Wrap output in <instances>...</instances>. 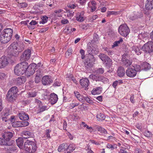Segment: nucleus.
<instances>
[{"mask_svg":"<svg viewBox=\"0 0 153 153\" xmlns=\"http://www.w3.org/2000/svg\"><path fill=\"white\" fill-rule=\"evenodd\" d=\"M8 63V59L6 56H3L0 58V69L4 68Z\"/></svg>","mask_w":153,"mask_h":153,"instance_id":"obj_14","label":"nucleus"},{"mask_svg":"<svg viewBox=\"0 0 153 153\" xmlns=\"http://www.w3.org/2000/svg\"><path fill=\"white\" fill-rule=\"evenodd\" d=\"M134 153H143V152L140 149L136 148L134 150Z\"/></svg>","mask_w":153,"mask_h":153,"instance_id":"obj_59","label":"nucleus"},{"mask_svg":"<svg viewBox=\"0 0 153 153\" xmlns=\"http://www.w3.org/2000/svg\"><path fill=\"white\" fill-rule=\"evenodd\" d=\"M38 23L35 20H32L30 23V24L31 25H35L37 24Z\"/></svg>","mask_w":153,"mask_h":153,"instance_id":"obj_63","label":"nucleus"},{"mask_svg":"<svg viewBox=\"0 0 153 153\" xmlns=\"http://www.w3.org/2000/svg\"><path fill=\"white\" fill-rule=\"evenodd\" d=\"M31 51L30 49L25 51L21 56L20 60L22 61L28 60L30 57Z\"/></svg>","mask_w":153,"mask_h":153,"instance_id":"obj_12","label":"nucleus"},{"mask_svg":"<svg viewBox=\"0 0 153 153\" xmlns=\"http://www.w3.org/2000/svg\"><path fill=\"white\" fill-rule=\"evenodd\" d=\"M107 147L108 148L111 149H116L117 148L116 145L114 144V145H112L110 144H107Z\"/></svg>","mask_w":153,"mask_h":153,"instance_id":"obj_45","label":"nucleus"},{"mask_svg":"<svg viewBox=\"0 0 153 153\" xmlns=\"http://www.w3.org/2000/svg\"><path fill=\"white\" fill-rule=\"evenodd\" d=\"M28 65V63L25 61H23L19 63L15 68L14 70L15 74L18 76L23 74L26 71Z\"/></svg>","mask_w":153,"mask_h":153,"instance_id":"obj_2","label":"nucleus"},{"mask_svg":"<svg viewBox=\"0 0 153 153\" xmlns=\"http://www.w3.org/2000/svg\"><path fill=\"white\" fill-rule=\"evenodd\" d=\"M76 19L78 21L82 22L84 20V17L82 16H81V15H77V17H76Z\"/></svg>","mask_w":153,"mask_h":153,"instance_id":"obj_48","label":"nucleus"},{"mask_svg":"<svg viewBox=\"0 0 153 153\" xmlns=\"http://www.w3.org/2000/svg\"><path fill=\"white\" fill-rule=\"evenodd\" d=\"M93 48H92L91 46H88L87 48V51L89 53V54H88V57L91 58V56H90V55H93L94 56V55L93 54Z\"/></svg>","mask_w":153,"mask_h":153,"instance_id":"obj_33","label":"nucleus"},{"mask_svg":"<svg viewBox=\"0 0 153 153\" xmlns=\"http://www.w3.org/2000/svg\"><path fill=\"white\" fill-rule=\"evenodd\" d=\"M76 148V146L73 144H71L68 146L67 149L70 152H72Z\"/></svg>","mask_w":153,"mask_h":153,"instance_id":"obj_34","label":"nucleus"},{"mask_svg":"<svg viewBox=\"0 0 153 153\" xmlns=\"http://www.w3.org/2000/svg\"><path fill=\"white\" fill-rule=\"evenodd\" d=\"M147 10L152 9L153 8V0H147V3L145 5Z\"/></svg>","mask_w":153,"mask_h":153,"instance_id":"obj_24","label":"nucleus"},{"mask_svg":"<svg viewBox=\"0 0 153 153\" xmlns=\"http://www.w3.org/2000/svg\"><path fill=\"white\" fill-rule=\"evenodd\" d=\"M36 66V64L34 63L31 64L29 66L28 65L27 68L25 73L28 77L30 76L34 73Z\"/></svg>","mask_w":153,"mask_h":153,"instance_id":"obj_11","label":"nucleus"},{"mask_svg":"<svg viewBox=\"0 0 153 153\" xmlns=\"http://www.w3.org/2000/svg\"><path fill=\"white\" fill-rule=\"evenodd\" d=\"M80 85L82 87L86 88L88 87L90 83L88 79L86 78H84L81 79L80 80Z\"/></svg>","mask_w":153,"mask_h":153,"instance_id":"obj_17","label":"nucleus"},{"mask_svg":"<svg viewBox=\"0 0 153 153\" xmlns=\"http://www.w3.org/2000/svg\"><path fill=\"white\" fill-rule=\"evenodd\" d=\"M91 58L88 57L87 59V62L85 63V68L87 70L89 69L92 67L94 64L95 59L93 55H90Z\"/></svg>","mask_w":153,"mask_h":153,"instance_id":"obj_10","label":"nucleus"},{"mask_svg":"<svg viewBox=\"0 0 153 153\" xmlns=\"http://www.w3.org/2000/svg\"><path fill=\"white\" fill-rule=\"evenodd\" d=\"M81 125H83V127H86V128L88 129H92L93 128L91 127H89V126L87 125V124H85V123L84 122H82Z\"/></svg>","mask_w":153,"mask_h":153,"instance_id":"obj_49","label":"nucleus"},{"mask_svg":"<svg viewBox=\"0 0 153 153\" xmlns=\"http://www.w3.org/2000/svg\"><path fill=\"white\" fill-rule=\"evenodd\" d=\"M67 6L68 7H70L71 9H74L76 7L74 4H71V3L68 4L67 5Z\"/></svg>","mask_w":153,"mask_h":153,"instance_id":"obj_56","label":"nucleus"},{"mask_svg":"<svg viewBox=\"0 0 153 153\" xmlns=\"http://www.w3.org/2000/svg\"><path fill=\"white\" fill-rule=\"evenodd\" d=\"M117 74L119 76H123L125 74V71L124 68L122 67H119L117 69Z\"/></svg>","mask_w":153,"mask_h":153,"instance_id":"obj_22","label":"nucleus"},{"mask_svg":"<svg viewBox=\"0 0 153 153\" xmlns=\"http://www.w3.org/2000/svg\"><path fill=\"white\" fill-rule=\"evenodd\" d=\"M42 82L44 85H48L52 83L53 80L51 78L48 76H44L42 79Z\"/></svg>","mask_w":153,"mask_h":153,"instance_id":"obj_15","label":"nucleus"},{"mask_svg":"<svg viewBox=\"0 0 153 153\" xmlns=\"http://www.w3.org/2000/svg\"><path fill=\"white\" fill-rule=\"evenodd\" d=\"M15 45L14 44L12 43L7 49V53L9 55L16 56L19 54Z\"/></svg>","mask_w":153,"mask_h":153,"instance_id":"obj_9","label":"nucleus"},{"mask_svg":"<svg viewBox=\"0 0 153 153\" xmlns=\"http://www.w3.org/2000/svg\"><path fill=\"white\" fill-rule=\"evenodd\" d=\"M26 80V78L24 76L18 77L15 80L16 84L17 85H20L25 82Z\"/></svg>","mask_w":153,"mask_h":153,"instance_id":"obj_18","label":"nucleus"},{"mask_svg":"<svg viewBox=\"0 0 153 153\" xmlns=\"http://www.w3.org/2000/svg\"><path fill=\"white\" fill-rule=\"evenodd\" d=\"M48 17L45 16H43L42 18V20L39 22L40 23L45 24L46 23L48 20Z\"/></svg>","mask_w":153,"mask_h":153,"instance_id":"obj_41","label":"nucleus"},{"mask_svg":"<svg viewBox=\"0 0 153 153\" xmlns=\"http://www.w3.org/2000/svg\"><path fill=\"white\" fill-rule=\"evenodd\" d=\"M99 57L105 63L106 66L110 68L112 66V60L106 55L101 53L99 55Z\"/></svg>","mask_w":153,"mask_h":153,"instance_id":"obj_5","label":"nucleus"},{"mask_svg":"<svg viewBox=\"0 0 153 153\" xmlns=\"http://www.w3.org/2000/svg\"><path fill=\"white\" fill-rule=\"evenodd\" d=\"M142 69L145 71L149 70L151 68L150 64L147 62H144L141 64Z\"/></svg>","mask_w":153,"mask_h":153,"instance_id":"obj_25","label":"nucleus"},{"mask_svg":"<svg viewBox=\"0 0 153 153\" xmlns=\"http://www.w3.org/2000/svg\"><path fill=\"white\" fill-rule=\"evenodd\" d=\"M123 41V40L121 38L118 41L115 42L113 44V45H112V48L117 46L118 45V44H120L121 42L122 43Z\"/></svg>","mask_w":153,"mask_h":153,"instance_id":"obj_40","label":"nucleus"},{"mask_svg":"<svg viewBox=\"0 0 153 153\" xmlns=\"http://www.w3.org/2000/svg\"><path fill=\"white\" fill-rule=\"evenodd\" d=\"M51 130L49 129L46 130V135L47 137L48 138H50V137L49 133L51 132Z\"/></svg>","mask_w":153,"mask_h":153,"instance_id":"obj_58","label":"nucleus"},{"mask_svg":"<svg viewBox=\"0 0 153 153\" xmlns=\"http://www.w3.org/2000/svg\"><path fill=\"white\" fill-rule=\"evenodd\" d=\"M6 77V75L4 73L0 72V79H3Z\"/></svg>","mask_w":153,"mask_h":153,"instance_id":"obj_60","label":"nucleus"},{"mask_svg":"<svg viewBox=\"0 0 153 153\" xmlns=\"http://www.w3.org/2000/svg\"><path fill=\"white\" fill-rule=\"evenodd\" d=\"M68 21L67 19H64L61 20V22L63 24H65L68 23Z\"/></svg>","mask_w":153,"mask_h":153,"instance_id":"obj_57","label":"nucleus"},{"mask_svg":"<svg viewBox=\"0 0 153 153\" xmlns=\"http://www.w3.org/2000/svg\"><path fill=\"white\" fill-rule=\"evenodd\" d=\"M83 98L88 102L90 103H91V101L88 97H84Z\"/></svg>","mask_w":153,"mask_h":153,"instance_id":"obj_61","label":"nucleus"},{"mask_svg":"<svg viewBox=\"0 0 153 153\" xmlns=\"http://www.w3.org/2000/svg\"><path fill=\"white\" fill-rule=\"evenodd\" d=\"M15 45V48H16V50H17L19 53L21 52L24 49V46L23 43H21L20 45H18L16 42H13L12 43Z\"/></svg>","mask_w":153,"mask_h":153,"instance_id":"obj_20","label":"nucleus"},{"mask_svg":"<svg viewBox=\"0 0 153 153\" xmlns=\"http://www.w3.org/2000/svg\"><path fill=\"white\" fill-rule=\"evenodd\" d=\"M42 70L40 69H39L36 71V76H39L40 77H42Z\"/></svg>","mask_w":153,"mask_h":153,"instance_id":"obj_37","label":"nucleus"},{"mask_svg":"<svg viewBox=\"0 0 153 153\" xmlns=\"http://www.w3.org/2000/svg\"><path fill=\"white\" fill-rule=\"evenodd\" d=\"M131 52L133 53H135L138 55L142 53L141 50L136 46H133L132 47Z\"/></svg>","mask_w":153,"mask_h":153,"instance_id":"obj_23","label":"nucleus"},{"mask_svg":"<svg viewBox=\"0 0 153 153\" xmlns=\"http://www.w3.org/2000/svg\"><path fill=\"white\" fill-rule=\"evenodd\" d=\"M105 78L103 76H99L97 75L96 81H102L103 82Z\"/></svg>","mask_w":153,"mask_h":153,"instance_id":"obj_46","label":"nucleus"},{"mask_svg":"<svg viewBox=\"0 0 153 153\" xmlns=\"http://www.w3.org/2000/svg\"><path fill=\"white\" fill-rule=\"evenodd\" d=\"M144 134L146 137H151L152 135V133L148 131H145L144 132Z\"/></svg>","mask_w":153,"mask_h":153,"instance_id":"obj_38","label":"nucleus"},{"mask_svg":"<svg viewBox=\"0 0 153 153\" xmlns=\"http://www.w3.org/2000/svg\"><path fill=\"white\" fill-rule=\"evenodd\" d=\"M99 52V50L98 48H95V47L93 48V52H92V53H93V54H97V53H98Z\"/></svg>","mask_w":153,"mask_h":153,"instance_id":"obj_50","label":"nucleus"},{"mask_svg":"<svg viewBox=\"0 0 153 153\" xmlns=\"http://www.w3.org/2000/svg\"><path fill=\"white\" fill-rule=\"evenodd\" d=\"M97 76V75L91 74L89 76V78L92 79L94 81H96Z\"/></svg>","mask_w":153,"mask_h":153,"instance_id":"obj_44","label":"nucleus"},{"mask_svg":"<svg viewBox=\"0 0 153 153\" xmlns=\"http://www.w3.org/2000/svg\"><path fill=\"white\" fill-rule=\"evenodd\" d=\"M143 51L147 53H150L153 51V42L149 41L144 45L142 47Z\"/></svg>","mask_w":153,"mask_h":153,"instance_id":"obj_8","label":"nucleus"},{"mask_svg":"<svg viewBox=\"0 0 153 153\" xmlns=\"http://www.w3.org/2000/svg\"><path fill=\"white\" fill-rule=\"evenodd\" d=\"M97 130L98 131H100L102 133L105 134L107 133V131L104 128L100 126H97Z\"/></svg>","mask_w":153,"mask_h":153,"instance_id":"obj_35","label":"nucleus"},{"mask_svg":"<svg viewBox=\"0 0 153 153\" xmlns=\"http://www.w3.org/2000/svg\"><path fill=\"white\" fill-rule=\"evenodd\" d=\"M11 143L7 142L4 138H0V145L10 146H11Z\"/></svg>","mask_w":153,"mask_h":153,"instance_id":"obj_30","label":"nucleus"},{"mask_svg":"<svg viewBox=\"0 0 153 153\" xmlns=\"http://www.w3.org/2000/svg\"><path fill=\"white\" fill-rule=\"evenodd\" d=\"M16 141L17 145L18 147L20 148H22L24 143L23 138L22 137L19 138L16 140Z\"/></svg>","mask_w":153,"mask_h":153,"instance_id":"obj_27","label":"nucleus"},{"mask_svg":"<svg viewBox=\"0 0 153 153\" xmlns=\"http://www.w3.org/2000/svg\"><path fill=\"white\" fill-rule=\"evenodd\" d=\"M129 19L131 20H134L135 19L137 18V17L136 16L131 15L129 17Z\"/></svg>","mask_w":153,"mask_h":153,"instance_id":"obj_55","label":"nucleus"},{"mask_svg":"<svg viewBox=\"0 0 153 153\" xmlns=\"http://www.w3.org/2000/svg\"><path fill=\"white\" fill-rule=\"evenodd\" d=\"M23 137L25 139L28 138L30 137H33L34 136L33 133L27 131H24L23 132Z\"/></svg>","mask_w":153,"mask_h":153,"instance_id":"obj_26","label":"nucleus"},{"mask_svg":"<svg viewBox=\"0 0 153 153\" xmlns=\"http://www.w3.org/2000/svg\"><path fill=\"white\" fill-rule=\"evenodd\" d=\"M67 144H62L59 146L58 150L59 152L64 151L67 149Z\"/></svg>","mask_w":153,"mask_h":153,"instance_id":"obj_29","label":"nucleus"},{"mask_svg":"<svg viewBox=\"0 0 153 153\" xmlns=\"http://www.w3.org/2000/svg\"><path fill=\"white\" fill-rule=\"evenodd\" d=\"M72 50L71 48H69L65 53L66 56H68L72 53Z\"/></svg>","mask_w":153,"mask_h":153,"instance_id":"obj_43","label":"nucleus"},{"mask_svg":"<svg viewBox=\"0 0 153 153\" xmlns=\"http://www.w3.org/2000/svg\"><path fill=\"white\" fill-rule=\"evenodd\" d=\"M104 71V69L102 68H99L96 71L97 73L99 74H102Z\"/></svg>","mask_w":153,"mask_h":153,"instance_id":"obj_51","label":"nucleus"},{"mask_svg":"<svg viewBox=\"0 0 153 153\" xmlns=\"http://www.w3.org/2000/svg\"><path fill=\"white\" fill-rule=\"evenodd\" d=\"M97 118L99 121H102L105 119V117L103 114L100 113L99 114H97Z\"/></svg>","mask_w":153,"mask_h":153,"instance_id":"obj_31","label":"nucleus"},{"mask_svg":"<svg viewBox=\"0 0 153 153\" xmlns=\"http://www.w3.org/2000/svg\"><path fill=\"white\" fill-rule=\"evenodd\" d=\"M12 126L14 128L16 127H19L21 126V125H20V122L19 121H16L13 122L12 123Z\"/></svg>","mask_w":153,"mask_h":153,"instance_id":"obj_36","label":"nucleus"},{"mask_svg":"<svg viewBox=\"0 0 153 153\" xmlns=\"http://www.w3.org/2000/svg\"><path fill=\"white\" fill-rule=\"evenodd\" d=\"M51 104L52 105L56 103L58 100L57 96L55 93H53L50 95Z\"/></svg>","mask_w":153,"mask_h":153,"instance_id":"obj_19","label":"nucleus"},{"mask_svg":"<svg viewBox=\"0 0 153 153\" xmlns=\"http://www.w3.org/2000/svg\"><path fill=\"white\" fill-rule=\"evenodd\" d=\"M40 112L43 111L48 109V106H43L42 105H39Z\"/></svg>","mask_w":153,"mask_h":153,"instance_id":"obj_39","label":"nucleus"},{"mask_svg":"<svg viewBox=\"0 0 153 153\" xmlns=\"http://www.w3.org/2000/svg\"><path fill=\"white\" fill-rule=\"evenodd\" d=\"M29 22V20L22 21L21 22V24L24 25H26L30 29H32V28L31 27H30L28 25H27V23Z\"/></svg>","mask_w":153,"mask_h":153,"instance_id":"obj_53","label":"nucleus"},{"mask_svg":"<svg viewBox=\"0 0 153 153\" xmlns=\"http://www.w3.org/2000/svg\"><path fill=\"white\" fill-rule=\"evenodd\" d=\"M48 27H46L45 28H42L40 30L39 32L41 33H44L47 30H48Z\"/></svg>","mask_w":153,"mask_h":153,"instance_id":"obj_64","label":"nucleus"},{"mask_svg":"<svg viewBox=\"0 0 153 153\" xmlns=\"http://www.w3.org/2000/svg\"><path fill=\"white\" fill-rule=\"evenodd\" d=\"M21 127H25L29 125V123L27 121L20 122Z\"/></svg>","mask_w":153,"mask_h":153,"instance_id":"obj_47","label":"nucleus"},{"mask_svg":"<svg viewBox=\"0 0 153 153\" xmlns=\"http://www.w3.org/2000/svg\"><path fill=\"white\" fill-rule=\"evenodd\" d=\"M60 85V83L58 81H57L56 80L54 82L53 84V85L54 86H59Z\"/></svg>","mask_w":153,"mask_h":153,"instance_id":"obj_62","label":"nucleus"},{"mask_svg":"<svg viewBox=\"0 0 153 153\" xmlns=\"http://www.w3.org/2000/svg\"><path fill=\"white\" fill-rule=\"evenodd\" d=\"M126 73L127 75L130 77H134L137 74L136 71L132 68H128L126 70Z\"/></svg>","mask_w":153,"mask_h":153,"instance_id":"obj_16","label":"nucleus"},{"mask_svg":"<svg viewBox=\"0 0 153 153\" xmlns=\"http://www.w3.org/2000/svg\"><path fill=\"white\" fill-rule=\"evenodd\" d=\"M102 88L99 87L96 88H94L91 91V93L93 95L100 94L102 91Z\"/></svg>","mask_w":153,"mask_h":153,"instance_id":"obj_28","label":"nucleus"},{"mask_svg":"<svg viewBox=\"0 0 153 153\" xmlns=\"http://www.w3.org/2000/svg\"><path fill=\"white\" fill-rule=\"evenodd\" d=\"M28 97H34L36 95V93L35 91H31L28 93Z\"/></svg>","mask_w":153,"mask_h":153,"instance_id":"obj_42","label":"nucleus"},{"mask_svg":"<svg viewBox=\"0 0 153 153\" xmlns=\"http://www.w3.org/2000/svg\"><path fill=\"white\" fill-rule=\"evenodd\" d=\"M24 146L25 151L29 153L34 152L36 149V146L35 143L28 140L25 143Z\"/></svg>","mask_w":153,"mask_h":153,"instance_id":"obj_4","label":"nucleus"},{"mask_svg":"<svg viewBox=\"0 0 153 153\" xmlns=\"http://www.w3.org/2000/svg\"><path fill=\"white\" fill-rule=\"evenodd\" d=\"M118 31L120 34L122 36L126 37L130 32L129 27L126 24L121 25L119 27Z\"/></svg>","mask_w":153,"mask_h":153,"instance_id":"obj_6","label":"nucleus"},{"mask_svg":"<svg viewBox=\"0 0 153 153\" xmlns=\"http://www.w3.org/2000/svg\"><path fill=\"white\" fill-rule=\"evenodd\" d=\"M80 53L81 54V58L82 59H83L85 58V51L83 49H80L79 51Z\"/></svg>","mask_w":153,"mask_h":153,"instance_id":"obj_52","label":"nucleus"},{"mask_svg":"<svg viewBox=\"0 0 153 153\" xmlns=\"http://www.w3.org/2000/svg\"><path fill=\"white\" fill-rule=\"evenodd\" d=\"M18 116L20 119L22 120H27L29 118L28 115L23 112L19 113Z\"/></svg>","mask_w":153,"mask_h":153,"instance_id":"obj_21","label":"nucleus"},{"mask_svg":"<svg viewBox=\"0 0 153 153\" xmlns=\"http://www.w3.org/2000/svg\"><path fill=\"white\" fill-rule=\"evenodd\" d=\"M18 89L16 86L11 88L8 91L6 98L7 101L13 102L17 98Z\"/></svg>","mask_w":153,"mask_h":153,"instance_id":"obj_3","label":"nucleus"},{"mask_svg":"<svg viewBox=\"0 0 153 153\" xmlns=\"http://www.w3.org/2000/svg\"><path fill=\"white\" fill-rule=\"evenodd\" d=\"M41 79V77H38L37 76H35V82L36 83H38L39 82Z\"/></svg>","mask_w":153,"mask_h":153,"instance_id":"obj_54","label":"nucleus"},{"mask_svg":"<svg viewBox=\"0 0 153 153\" xmlns=\"http://www.w3.org/2000/svg\"><path fill=\"white\" fill-rule=\"evenodd\" d=\"M127 54H123L121 59L123 65L126 67L130 65L132 63L131 60H129L127 58Z\"/></svg>","mask_w":153,"mask_h":153,"instance_id":"obj_13","label":"nucleus"},{"mask_svg":"<svg viewBox=\"0 0 153 153\" xmlns=\"http://www.w3.org/2000/svg\"><path fill=\"white\" fill-rule=\"evenodd\" d=\"M132 66L134 68L133 69L136 71V72L140 71L142 69L141 65L140 66L138 64H133L132 65Z\"/></svg>","mask_w":153,"mask_h":153,"instance_id":"obj_32","label":"nucleus"},{"mask_svg":"<svg viewBox=\"0 0 153 153\" xmlns=\"http://www.w3.org/2000/svg\"><path fill=\"white\" fill-rule=\"evenodd\" d=\"M14 134L13 131H5L2 134V137L7 142L11 143V145H12L14 142V140H11L13 137Z\"/></svg>","mask_w":153,"mask_h":153,"instance_id":"obj_7","label":"nucleus"},{"mask_svg":"<svg viewBox=\"0 0 153 153\" xmlns=\"http://www.w3.org/2000/svg\"><path fill=\"white\" fill-rule=\"evenodd\" d=\"M13 30L10 28H7L2 32L0 36V40L3 43H6L10 40L12 36Z\"/></svg>","mask_w":153,"mask_h":153,"instance_id":"obj_1","label":"nucleus"}]
</instances>
